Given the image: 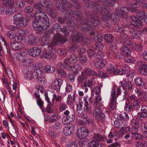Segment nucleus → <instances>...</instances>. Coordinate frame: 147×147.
Returning <instances> with one entry per match:
<instances>
[{"instance_id": "obj_55", "label": "nucleus", "mask_w": 147, "mask_h": 147, "mask_svg": "<svg viewBox=\"0 0 147 147\" xmlns=\"http://www.w3.org/2000/svg\"><path fill=\"white\" fill-rule=\"evenodd\" d=\"M68 107L66 104L63 102H60L59 106V110L60 112L65 110Z\"/></svg>"}, {"instance_id": "obj_22", "label": "nucleus", "mask_w": 147, "mask_h": 147, "mask_svg": "<svg viewBox=\"0 0 147 147\" xmlns=\"http://www.w3.org/2000/svg\"><path fill=\"white\" fill-rule=\"evenodd\" d=\"M45 17H47V18H48L47 16L43 11L40 10H38L36 11L35 16V20L39 21L42 18V21H44L43 18Z\"/></svg>"}, {"instance_id": "obj_34", "label": "nucleus", "mask_w": 147, "mask_h": 147, "mask_svg": "<svg viewBox=\"0 0 147 147\" xmlns=\"http://www.w3.org/2000/svg\"><path fill=\"white\" fill-rule=\"evenodd\" d=\"M89 147H105V146L102 142L92 141L89 144Z\"/></svg>"}, {"instance_id": "obj_24", "label": "nucleus", "mask_w": 147, "mask_h": 147, "mask_svg": "<svg viewBox=\"0 0 147 147\" xmlns=\"http://www.w3.org/2000/svg\"><path fill=\"white\" fill-rule=\"evenodd\" d=\"M107 62L104 59L100 60L94 63V66L98 69H101L106 65Z\"/></svg>"}, {"instance_id": "obj_31", "label": "nucleus", "mask_w": 147, "mask_h": 147, "mask_svg": "<svg viewBox=\"0 0 147 147\" xmlns=\"http://www.w3.org/2000/svg\"><path fill=\"white\" fill-rule=\"evenodd\" d=\"M23 17L21 14L19 13H17L15 14L13 17V24L16 25V24L18 25V22Z\"/></svg>"}, {"instance_id": "obj_35", "label": "nucleus", "mask_w": 147, "mask_h": 147, "mask_svg": "<svg viewBox=\"0 0 147 147\" xmlns=\"http://www.w3.org/2000/svg\"><path fill=\"white\" fill-rule=\"evenodd\" d=\"M82 72L84 73V74L86 76H90L93 75H96L97 74L96 73L94 70H92L89 68H85L84 71Z\"/></svg>"}, {"instance_id": "obj_58", "label": "nucleus", "mask_w": 147, "mask_h": 147, "mask_svg": "<svg viewBox=\"0 0 147 147\" xmlns=\"http://www.w3.org/2000/svg\"><path fill=\"white\" fill-rule=\"evenodd\" d=\"M97 38L98 42H97L96 43V46H98L99 45L100 46L103 45L101 43V42L103 40V36L101 34H99L97 35Z\"/></svg>"}, {"instance_id": "obj_30", "label": "nucleus", "mask_w": 147, "mask_h": 147, "mask_svg": "<svg viewBox=\"0 0 147 147\" xmlns=\"http://www.w3.org/2000/svg\"><path fill=\"white\" fill-rule=\"evenodd\" d=\"M120 50L125 56L130 55L131 52V50L127 47H121Z\"/></svg>"}, {"instance_id": "obj_44", "label": "nucleus", "mask_w": 147, "mask_h": 147, "mask_svg": "<svg viewBox=\"0 0 147 147\" xmlns=\"http://www.w3.org/2000/svg\"><path fill=\"white\" fill-rule=\"evenodd\" d=\"M64 5L62 3L61 1H57L56 4L57 9L63 12L64 11Z\"/></svg>"}, {"instance_id": "obj_11", "label": "nucleus", "mask_w": 147, "mask_h": 147, "mask_svg": "<svg viewBox=\"0 0 147 147\" xmlns=\"http://www.w3.org/2000/svg\"><path fill=\"white\" fill-rule=\"evenodd\" d=\"M121 86L124 90L132 89L134 84L131 81L126 80V79H123L120 82Z\"/></svg>"}, {"instance_id": "obj_57", "label": "nucleus", "mask_w": 147, "mask_h": 147, "mask_svg": "<svg viewBox=\"0 0 147 147\" xmlns=\"http://www.w3.org/2000/svg\"><path fill=\"white\" fill-rule=\"evenodd\" d=\"M25 3L24 2L15 1L14 2L13 6L15 7L20 8H22L25 5Z\"/></svg>"}, {"instance_id": "obj_16", "label": "nucleus", "mask_w": 147, "mask_h": 147, "mask_svg": "<svg viewBox=\"0 0 147 147\" xmlns=\"http://www.w3.org/2000/svg\"><path fill=\"white\" fill-rule=\"evenodd\" d=\"M126 120H116L114 122V125L115 127L118 129H122L127 124Z\"/></svg>"}, {"instance_id": "obj_1", "label": "nucleus", "mask_w": 147, "mask_h": 147, "mask_svg": "<svg viewBox=\"0 0 147 147\" xmlns=\"http://www.w3.org/2000/svg\"><path fill=\"white\" fill-rule=\"evenodd\" d=\"M78 60L77 56L74 54H72L69 58H65L64 60L63 63H58V66L63 69L69 70L74 67V66H71L70 64H74Z\"/></svg>"}, {"instance_id": "obj_20", "label": "nucleus", "mask_w": 147, "mask_h": 147, "mask_svg": "<svg viewBox=\"0 0 147 147\" xmlns=\"http://www.w3.org/2000/svg\"><path fill=\"white\" fill-rule=\"evenodd\" d=\"M81 29L84 31L89 30L90 29V26H93L91 25V23H89L88 20L84 19L83 20L82 22Z\"/></svg>"}, {"instance_id": "obj_63", "label": "nucleus", "mask_w": 147, "mask_h": 147, "mask_svg": "<svg viewBox=\"0 0 147 147\" xmlns=\"http://www.w3.org/2000/svg\"><path fill=\"white\" fill-rule=\"evenodd\" d=\"M45 68V70L48 73H53L55 70L53 67L49 65L46 66Z\"/></svg>"}, {"instance_id": "obj_48", "label": "nucleus", "mask_w": 147, "mask_h": 147, "mask_svg": "<svg viewBox=\"0 0 147 147\" xmlns=\"http://www.w3.org/2000/svg\"><path fill=\"white\" fill-rule=\"evenodd\" d=\"M68 20L66 24L68 26L69 30L71 29V30H74V26L75 25V23L71 19L68 18Z\"/></svg>"}, {"instance_id": "obj_5", "label": "nucleus", "mask_w": 147, "mask_h": 147, "mask_svg": "<svg viewBox=\"0 0 147 147\" xmlns=\"http://www.w3.org/2000/svg\"><path fill=\"white\" fill-rule=\"evenodd\" d=\"M42 49L40 47H34L28 51V54L33 57L39 56L41 53Z\"/></svg>"}, {"instance_id": "obj_25", "label": "nucleus", "mask_w": 147, "mask_h": 147, "mask_svg": "<svg viewBox=\"0 0 147 147\" xmlns=\"http://www.w3.org/2000/svg\"><path fill=\"white\" fill-rule=\"evenodd\" d=\"M89 119L88 117H84L83 119L78 121V123L81 126H88L89 124Z\"/></svg>"}, {"instance_id": "obj_26", "label": "nucleus", "mask_w": 147, "mask_h": 147, "mask_svg": "<svg viewBox=\"0 0 147 147\" xmlns=\"http://www.w3.org/2000/svg\"><path fill=\"white\" fill-rule=\"evenodd\" d=\"M28 43L29 45H34L36 43V39L32 34L28 35Z\"/></svg>"}, {"instance_id": "obj_41", "label": "nucleus", "mask_w": 147, "mask_h": 147, "mask_svg": "<svg viewBox=\"0 0 147 147\" xmlns=\"http://www.w3.org/2000/svg\"><path fill=\"white\" fill-rule=\"evenodd\" d=\"M27 20L23 17L19 21V22H18V25L16 24V25L17 26H21L22 27H24L27 25Z\"/></svg>"}, {"instance_id": "obj_19", "label": "nucleus", "mask_w": 147, "mask_h": 147, "mask_svg": "<svg viewBox=\"0 0 147 147\" xmlns=\"http://www.w3.org/2000/svg\"><path fill=\"white\" fill-rule=\"evenodd\" d=\"M93 115L97 119H103L105 116L102 110L99 108H96L95 109L93 112Z\"/></svg>"}, {"instance_id": "obj_46", "label": "nucleus", "mask_w": 147, "mask_h": 147, "mask_svg": "<svg viewBox=\"0 0 147 147\" xmlns=\"http://www.w3.org/2000/svg\"><path fill=\"white\" fill-rule=\"evenodd\" d=\"M87 78V76H85V74L83 72H82L81 74L78 76L77 78V80L79 83H82L84 81L86 80Z\"/></svg>"}, {"instance_id": "obj_13", "label": "nucleus", "mask_w": 147, "mask_h": 147, "mask_svg": "<svg viewBox=\"0 0 147 147\" xmlns=\"http://www.w3.org/2000/svg\"><path fill=\"white\" fill-rule=\"evenodd\" d=\"M75 131V126L74 125L69 124L65 127L63 130V132L66 135L68 136L72 134Z\"/></svg>"}, {"instance_id": "obj_39", "label": "nucleus", "mask_w": 147, "mask_h": 147, "mask_svg": "<svg viewBox=\"0 0 147 147\" xmlns=\"http://www.w3.org/2000/svg\"><path fill=\"white\" fill-rule=\"evenodd\" d=\"M104 8V7H100V4L96 2H95L93 6V9L94 11L97 12H100L101 13L103 10Z\"/></svg>"}, {"instance_id": "obj_27", "label": "nucleus", "mask_w": 147, "mask_h": 147, "mask_svg": "<svg viewBox=\"0 0 147 147\" xmlns=\"http://www.w3.org/2000/svg\"><path fill=\"white\" fill-rule=\"evenodd\" d=\"M131 28L129 29L133 28L132 26H134V27L137 28H140L142 27V21L140 20H138L137 19V20L135 21H133L131 22Z\"/></svg>"}, {"instance_id": "obj_18", "label": "nucleus", "mask_w": 147, "mask_h": 147, "mask_svg": "<svg viewBox=\"0 0 147 147\" xmlns=\"http://www.w3.org/2000/svg\"><path fill=\"white\" fill-rule=\"evenodd\" d=\"M42 72V71L41 69H38L33 71H32L31 75L29 77L30 80H32L33 79H36L38 77L41 76Z\"/></svg>"}, {"instance_id": "obj_37", "label": "nucleus", "mask_w": 147, "mask_h": 147, "mask_svg": "<svg viewBox=\"0 0 147 147\" xmlns=\"http://www.w3.org/2000/svg\"><path fill=\"white\" fill-rule=\"evenodd\" d=\"M75 16V12L72 10H70L66 12V13L64 15V17L66 20L67 18L71 19L72 18L74 17Z\"/></svg>"}, {"instance_id": "obj_40", "label": "nucleus", "mask_w": 147, "mask_h": 147, "mask_svg": "<svg viewBox=\"0 0 147 147\" xmlns=\"http://www.w3.org/2000/svg\"><path fill=\"white\" fill-rule=\"evenodd\" d=\"M17 10L14 7H10L7 9L5 12V15L10 16L16 12Z\"/></svg>"}, {"instance_id": "obj_62", "label": "nucleus", "mask_w": 147, "mask_h": 147, "mask_svg": "<svg viewBox=\"0 0 147 147\" xmlns=\"http://www.w3.org/2000/svg\"><path fill=\"white\" fill-rule=\"evenodd\" d=\"M33 7L35 9L39 10L42 9L43 7V5L41 3L38 2L35 3L33 4Z\"/></svg>"}, {"instance_id": "obj_7", "label": "nucleus", "mask_w": 147, "mask_h": 147, "mask_svg": "<svg viewBox=\"0 0 147 147\" xmlns=\"http://www.w3.org/2000/svg\"><path fill=\"white\" fill-rule=\"evenodd\" d=\"M88 130L84 127L79 128L78 130L77 136L80 139H83L87 137L88 135Z\"/></svg>"}, {"instance_id": "obj_43", "label": "nucleus", "mask_w": 147, "mask_h": 147, "mask_svg": "<svg viewBox=\"0 0 147 147\" xmlns=\"http://www.w3.org/2000/svg\"><path fill=\"white\" fill-rule=\"evenodd\" d=\"M115 71V67L113 64H109L107 67L106 71L109 73L110 74H114Z\"/></svg>"}, {"instance_id": "obj_52", "label": "nucleus", "mask_w": 147, "mask_h": 147, "mask_svg": "<svg viewBox=\"0 0 147 147\" xmlns=\"http://www.w3.org/2000/svg\"><path fill=\"white\" fill-rule=\"evenodd\" d=\"M132 107L134 110L138 111L140 106V102L138 100L136 101H133L132 103Z\"/></svg>"}, {"instance_id": "obj_59", "label": "nucleus", "mask_w": 147, "mask_h": 147, "mask_svg": "<svg viewBox=\"0 0 147 147\" xmlns=\"http://www.w3.org/2000/svg\"><path fill=\"white\" fill-rule=\"evenodd\" d=\"M84 110V107H83L82 104H81L80 102L79 104H78L76 109L77 112L79 114H81L83 112Z\"/></svg>"}, {"instance_id": "obj_21", "label": "nucleus", "mask_w": 147, "mask_h": 147, "mask_svg": "<svg viewBox=\"0 0 147 147\" xmlns=\"http://www.w3.org/2000/svg\"><path fill=\"white\" fill-rule=\"evenodd\" d=\"M28 56L27 53L24 52H17L14 55L15 58L19 61H22Z\"/></svg>"}, {"instance_id": "obj_38", "label": "nucleus", "mask_w": 147, "mask_h": 147, "mask_svg": "<svg viewBox=\"0 0 147 147\" xmlns=\"http://www.w3.org/2000/svg\"><path fill=\"white\" fill-rule=\"evenodd\" d=\"M134 82L136 85L139 86L143 87L144 86V82L140 77L136 78L134 80Z\"/></svg>"}, {"instance_id": "obj_4", "label": "nucleus", "mask_w": 147, "mask_h": 147, "mask_svg": "<svg viewBox=\"0 0 147 147\" xmlns=\"http://www.w3.org/2000/svg\"><path fill=\"white\" fill-rule=\"evenodd\" d=\"M86 14L87 17L91 16L90 22L91 25L96 27L99 25L100 23V19L98 15L96 13H91L89 11L86 12Z\"/></svg>"}, {"instance_id": "obj_42", "label": "nucleus", "mask_w": 147, "mask_h": 147, "mask_svg": "<svg viewBox=\"0 0 147 147\" xmlns=\"http://www.w3.org/2000/svg\"><path fill=\"white\" fill-rule=\"evenodd\" d=\"M124 109L128 113H131L132 111H134V109L132 107V105L130 102L126 103Z\"/></svg>"}, {"instance_id": "obj_23", "label": "nucleus", "mask_w": 147, "mask_h": 147, "mask_svg": "<svg viewBox=\"0 0 147 147\" xmlns=\"http://www.w3.org/2000/svg\"><path fill=\"white\" fill-rule=\"evenodd\" d=\"M63 83V81L60 79H56L55 81L53 88L57 92H58L60 90Z\"/></svg>"}, {"instance_id": "obj_2", "label": "nucleus", "mask_w": 147, "mask_h": 147, "mask_svg": "<svg viewBox=\"0 0 147 147\" xmlns=\"http://www.w3.org/2000/svg\"><path fill=\"white\" fill-rule=\"evenodd\" d=\"M43 19L44 21H42V22L35 20L34 22H33V26L36 30L41 31L45 30L49 28L50 24L49 18L45 17Z\"/></svg>"}, {"instance_id": "obj_12", "label": "nucleus", "mask_w": 147, "mask_h": 147, "mask_svg": "<svg viewBox=\"0 0 147 147\" xmlns=\"http://www.w3.org/2000/svg\"><path fill=\"white\" fill-rule=\"evenodd\" d=\"M115 91H113L110 98V102L109 105V107L111 110H113L116 109L117 103V96H115Z\"/></svg>"}, {"instance_id": "obj_29", "label": "nucleus", "mask_w": 147, "mask_h": 147, "mask_svg": "<svg viewBox=\"0 0 147 147\" xmlns=\"http://www.w3.org/2000/svg\"><path fill=\"white\" fill-rule=\"evenodd\" d=\"M76 94L74 93L72 94H69L67 99V103L68 105L72 104L74 102L76 99Z\"/></svg>"}, {"instance_id": "obj_47", "label": "nucleus", "mask_w": 147, "mask_h": 147, "mask_svg": "<svg viewBox=\"0 0 147 147\" xmlns=\"http://www.w3.org/2000/svg\"><path fill=\"white\" fill-rule=\"evenodd\" d=\"M32 71L29 68H26L24 70V77L30 80V77L31 75Z\"/></svg>"}, {"instance_id": "obj_45", "label": "nucleus", "mask_w": 147, "mask_h": 147, "mask_svg": "<svg viewBox=\"0 0 147 147\" xmlns=\"http://www.w3.org/2000/svg\"><path fill=\"white\" fill-rule=\"evenodd\" d=\"M2 4L3 6L6 7L13 5L14 0H3Z\"/></svg>"}, {"instance_id": "obj_8", "label": "nucleus", "mask_w": 147, "mask_h": 147, "mask_svg": "<svg viewBox=\"0 0 147 147\" xmlns=\"http://www.w3.org/2000/svg\"><path fill=\"white\" fill-rule=\"evenodd\" d=\"M131 24H125L122 26L121 27L116 25L114 27L113 30L115 32H119L122 35H124V37H126L127 36L126 33H125V30L124 28H131Z\"/></svg>"}, {"instance_id": "obj_10", "label": "nucleus", "mask_w": 147, "mask_h": 147, "mask_svg": "<svg viewBox=\"0 0 147 147\" xmlns=\"http://www.w3.org/2000/svg\"><path fill=\"white\" fill-rule=\"evenodd\" d=\"M137 65L139 64V71L141 74L147 75V65L143 61H140L137 63Z\"/></svg>"}, {"instance_id": "obj_36", "label": "nucleus", "mask_w": 147, "mask_h": 147, "mask_svg": "<svg viewBox=\"0 0 147 147\" xmlns=\"http://www.w3.org/2000/svg\"><path fill=\"white\" fill-rule=\"evenodd\" d=\"M93 140L95 142H102L104 140L103 136L100 134H94L93 137Z\"/></svg>"}, {"instance_id": "obj_15", "label": "nucleus", "mask_w": 147, "mask_h": 147, "mask_svg": "<svg viewBox=\"0 0 147 147\" xmlns=\"http://www.w3.org/2000/svg\"><path fill=\"white\" fill-rule=\"evenodd\" d=\"M94 78H92L84 82V92H86L88 91V87L90 88L92 87L94 84Z\"/></svg>"}, {"instance_id": "obj_33", "label": "nucleus", "mask_w": 147, "mask_h": 147, "mask_svg": "<svg viewBox=\"0 0 147 147\" xmlns=\"http://www.w3.org/2000/svg\"><path fill=\"white\" fill-rule=\"evenodd\" d=\"M82 67L80 65L77 64L75 65L73 68L70 69L69 70L73 71L74 75H77L78 74V71L80 70Z\"/></svg>"}, {"instance_id": "obj_60", "label": "nucleus", "mask_w": 147, "mask_h": 147, "mask_svg": "<svg viewBox=\"0 0 147 147\" xmlns=\"http://www.w3.org/2000/svg\"><path fill=\"white\" fill-rule=\"evenodd\" d=\"M49 40L47 38V37L43 36L42 38L41 44L42 46L48 45L49 43Z\"/></svg>"}, {"instance_id": "obj_56", "label": "nucleus", "mask_w": 147, "mask_h": 147, "mask_svg": "<svg viewBox=\"0 0 147 147\" xmlns=\"http://www.w3.org/2000/svg\"><path fill=\"white\" fill-rule=\"evenodd\" d=\"M60 118L59 115L57 114H53L51 115L49 118V120L51 122H54L58 120Z\"/></svg>"}, {"instance_id": "obj_61", "label": "nucleus", "mask_w": 147, "mask_h": 147, "mask_svg": "<svg viewBox=\"0 0 147 147\" xmlns=\"http://www.w3.org/2000/svg\"><path fill=\"white\" fill-rule=\"evenodd\" d=\"M36 80L39 84H43L46 83L45 78L44 77L41 76L38 77L36 79Z\"/></svg>"}, {"instance_id": "obj_32", "label": "nucleus", "mask_w": 147, "mask_h": 147, "mask_svg": "<svg viewBox=\"0 0 147 147\" xmlns=\"http://www.w3.org/2000/svg\"><path fill=\"white\" fill-rule=\"evenodd\" d=\"M55 40H53L52 42L53 45H57V41H62L63 40V38L61 35L59 34H57L54 36Z\"/></svg>"}, {"instance_id": "obj_9", "label": "nucleus", "mask_w": 147, "mask_h": 147, "mask_svg": "<svg viewBox=\"0 0 147 147\" xmlns=\"http://www.w3.org/2000/svg\"><path fill=\"white\" fill-rule=\"evenodd\" d=\"M102 16V20L105 22H107L110 20L112 18L111 14L107 9L104 8L103 11L101 13Z\"/></svg>"}, {"instance_id": "obj_51", "label": "nucleus", "mask_w": 147, "mask_h": 147, "mask_svg": "<svg viewBox=\"0 0 147 147\" xmlns=\"http://www.w3.org/2000/svg\"><path fill=\"white\" fill-rule=\"evenodd\" d=\"M39 1L41 3L42 2L45 7L49 8L52 7V3L50 0H39Z\"/></svg>"}, {"instance_id": "obj_64", "label": "nucleus", "mask_w": 147, "mask_h": 147, "mask_svg": "<svg viewBox=\"0 0 147 147\" xmlns=\"http://www.w3.org/2000/svg\"><path fill=\"white\" fill-rule=\"evenodd\" d=\"M102 2L105 5L109 6H113L115 3L112 0H103Z\"/></svg>"}, {"instance_id": "obj_28", "label": "nucleus", "mask_w": 147, "mask_h": 147, "mask_svg": "<svg viewBox=\"0 0 147 147\" xmlns=\"http://www.w3.org/2000/svg\"><path fill=\"white\" fill-rule=\"evenodd\" d=\"M131 124L132 127V129L133 130L136 132H137L139 126L138 121H137L135 119H133L131 121Z\"/></svg>"}, {"instance_id": "obj_54", "label": "nucleus", "mask_w": 147, "mask_h": 147, "mask_svg": "<svg viewBox=\"0 0 147 147\" xmlns=\"http://www.w3.org/2000/svg\"><path fill=\"white\" fill-rule=\"evenodd\" d=\"M79 61L81 63H84L86 62L88 58L86 56L84 55H78Z\"/></svg>"}, {"instance_id": "obj_3", "label": "nucleus", "mask_w": 147, "mask_h": 147, "mask_svg": "<svg viewBox=\"0 0 147 147\" xmlns=\"http://www.w3.org/2000/svg\"><path fill=\"white\" fill-rule=\"evenodd\" d=\"M83 40L85 45L90 42L89 39L87 38L84 39L82 36L78 32H73L70 37V41L71 43L74 45H72L75 46V44L79 43L80 41Z\"/></svg>"}, {"instance_id": "obj_6", "label": "nucleus", "mask_w": 147, "mask_h": 147, "mask_svg": "<svg viewBox=\"0 0 147 147\" xmlns=\"http://www.w3.org/2000/svg\"><path fill=\"white\" fill-rule=\"evenodd\" d=\"M54 47H50L49 50H47L44 52L42 54L43 57L47 59H52L53 60L55 59L57 56L53 52H52L51 50H53V49L55 50Z\"/></svg>"}, {"instance_id": "obj_49", "label": "nucleus", "mask_w": 147, "mask_h": 147, "mask_svg": "<svg viewBox=\"0 0 147 147\" xmlns=\"http://www.w3.org/2000/svg\"><path fill=\"white\" fill-rule=\"evenodd\" d=\"M147 14L145 13V11L143 10H140L137 13V16L138 17L142 20L144 19L146 16V15Z\"/></svg>"}, {"instance_id": "obj_17", "label": "nucleus", "mask_w": 147, "mask_h": 147, "mask_svg": "<svg viewBox=\"0 0 147 147\" xmlns=\"http://www.w3.org/2000/svg\"><path fill=\"white\" fill-rule=\"evenodd\" d=\"M129 30L131 37L133 38H136L142 35V31L138 30L130 29Z\"/></svg>"}, {"instance_id": "obj_53", "label": "nucleus", "mask_w": 147, "mask_h": 147, "mask_svg": "<svg viewBox=\"0 0 147 147\" xmlns=\"http://www.w3.org/2000/svg\"><path fill=\"white\" fill-rule=\"evenodd\" d=\"M57 74L58 76L62 78H65L66 77L67 74L66 72L62 69H59L57 70Z\"/></svg>"}, {"instance_id": "obj_14", "label": "nucleus", "mask_w": 147, "mask_h": 147, "mask_svg": "<svg viewBox=\"0 0 147 147\" xmlns=\"http://www.w3.org/2000/svg\"><path fill=\"white\" fill-rule=\"evenodd\" d=\"M116 13L119 14L120 16L123 18L125 17V14L129 12L127 8L125 7H122L120 8L117 7L116 8Z\"/></svg>"}, {"instance_id": "obj_50", "label": "nucleus", "mask_w": 147, "mask_h": 147, "mask_svg": "<svg viewBox=\"0 0 147 147\" xmlns=\"http://www.w3.org/2000/svg\"><path fill=\"white\" fill-rule=\"evenodd\" d=\"M104 37L106 42L108 43H111L113 41L114 38L112 35L109 34H105Z\"/></svg>"}]
</instances>
